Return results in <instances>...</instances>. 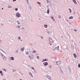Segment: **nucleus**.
Segmentation results:
<instances>
[{
  "instance_id": "1",
  "label": "nucleus",
  "mask_w": 80,
  "mask_h": 80,
  "mask_svg": "<svg viewBox=\"0 0 80 80\" xmlns=\"http://www.w3.org/2000/svg\"><path fill=\"white\" fill-rule=\"evenodd\" d=\"M16 15L17 17H20L21 16V15H20V14L19 13V12H18L16 14Z\"/></svg>"
},
{
  "instance_id": "2",
  "label": "nucleus",
  "mask_w": 80,
  "mask_h": 80,
  "mask_svg": "<svg viewBox=\"0 0 80 80\" xmlns=\"http://www.w3.org/2000/svg\"><path fill=\"white\" fill-rule=\"evenodd\" d=\"M43 64L45 66H47V65H48V63L47 62H45L43 63Z\"/></svg>"
},
{
  "instance_id": "3",
  "label": "nucleus",
  "mask_w": 80,
  "mask_h": 80,
  "mask_svg": "<svg viewBox=\"0 0 80 80\" xmlns=\"http://www.w3.org/2000/svg\"><path fill=\"white\" fill-rule=\"evenodd\" d=\"M49 40L50 42H51V43H53V40L52 39V38H50L49 39Z\"/></svg>"
},
{
  "instance_id": "4",
  "label": "nucleus",
  "mask_w": 80,
  "mask_h": 80,
  "mask_svg": "<svg viewBox=\"0 0 80 80\" xmlns=\"http://www.w3.org/2000/svg\"><path fill=\"white\" fill-rule=\"evenodd\" d=\"M56 63L57 65H60V61H59L58 62H56Z\"/></svg>"
},
{
  "instance_id": "5",
  "label": "nucleus",
  "mask_w": 80,
  "mask_h": 80,
  "mask_svg": "<svg viewBox=\"0 0 80 80\" xmlns=\"http://www.w3.org/2000/svg\"><path fill=\"white\" fill-rule=\"evenodd\" d=\"M72 1L74 4H75L76 5H77V2H76V1L75 0H72Z\"/></svg>"
},
{
  "instance_id": "6",
  "label": "nucleus",
  "mask_w": 80,
  "mask_h": 80,
  "mask_svg": "<svg viewBox=\"0 0 80 80\" xmlns=\"http://www.w3.org/2000/svg\"><path fill=\"white\" fill-rule=\"evenodd\" d=\"M28 10H32V6H29V7H28Z\"/></svg>"
},
{
  "instance_id": "7",
  "label": "nucleus",
  "mask_w": 80,
  "mask_h": 80,
  "mask_svg": "<svg viewBox=\"0 0 80 80\" xmlns=\"http://www.w3.org/2000/svg\"><path fill=\"white\" fill-rule=\"evenodd\" d=\"M0 50H1V51H2V52H3V53H5V54H6V52H5V51H4V50H3L2 49H0Z\"/></svg>"
},
{
  "instance_id": "8",
  "label": "nucleus",
  "mask_w": 80,
  "mask_h": 80,
  "mask_svg": "<svg viewBox=\"0 0 80 80\" xmlns=\"http://www.w3.org/2000/svg\"><path fill=\"white\" fill-rule=\"evenodd\" d=\"M55 49H56V50H57L58 51L59 50V46H58L57 47H56Z\"/></svg>"
},
{
  "instance_id": "9",
  "label": "nucleus",
  "mask_w": 80,
  "mask_h": 80,
  "mask_svg": "<svg viewBox=\"0 0 80 80\" xmlns=\"http://www.w3.org/2000/svg\"><path fill=\"white\" fill-rule=\"evenodd\" d=\"M70 45H71V48H72V49L73 50V49H74V47H73V46L72 45V44H70Z\"/></svg>"
},
{
  "instance_id": "10",
  "label": "nucleus",
  "mask_w": 80,
  "mask_h": 80,
  "mask_svg": "<svg viewBox=\"0 0 80 80\" xmlns=\"http://www.w3.org/2000/svg\"><path fill=\"white\" fill-rule=\"evenodd\" d=\"M10 58L12 60H14V58L13 57H11Z\"/></svg>"
},
{
  "instance_id": "11",
  "label": "nucleus",
  "mask_w": 80,
  "mask_h": 80,
  "mask_svg": "<svg viewBox=\"0 0 80 80\" xmlns=\"http://www.w3.org/2000/svg\"><path fill=\"white\" fill-rule=\"evenodd\" d=\"M3 58L4 60H7V59L6 58H5V56H3Z\"/></svg>"
},
{
  "instance_id": "12",
  "label": "nucleus",
  "mask_w": 80,
  "mask_h": 80,
  "mask_svg": "<svg viewBox=\"0 0 80 80\" xmlns=\"http://www.w3.org/2000/svg\"><path fill=\"white\" fill-rule=\"evenodd\" d=\"M73 55L74 58H77V55L76 54L74 53Z\"/></svg>"
},
{
  "instance_id": "13",
  "label": "nucleus",
  "mask_w": 80,
  "mask_h": 80,
  "mask_svg": "<svg viewBox=\"0 0 80 80\" xmlns=\"http://www.w3.org/2000/svg\"><path fill=\"white\" fill-rule=\"evenodd\" d=\"M49 13H50V10L48 9L47 11V13H48V14H49Z\"/></svg>"
},
{
  "instance_id": "14",
  "label": "nucleus",
  "mask_w": 80,
  "mask_h": 80,
  "mask_svg": "<svg viewBox=\"0 0 80 80\" xmlns=\"http://www.w3.org/2000/svg\"><path fill=\"white\" fill-rule=\"evenodd\" d=\"M68 70H69V72H70L71 71V69L70 68V67L68 68Z\"/></svg>"
},
{
  "instance_id": "15",
  "label": "nucleus",
  "mask_w": 80,
  "mask_h": 80,
  "mask_svg": "<svg viewBox=\"0 0 80 80\" xmlns=\"http://www.w3.org/2000/svg\"><path fill=\"white\" fill-rule=\"evenodd\" d=\"M45 61H48V59H44L43 61H42V62H45Z\"/></svg>"
},
{
  "instance_id": "16",
  "label": "nucleus",
  "mask_w": 80,
  "mask_h": 80,
  "mask_svg": "<svg viewBox=\"0 0 80 80\" xmlns=\"http://www.w3.org/2000/svg\"><path fill=\"white\" fill-rule=\"evenodd\" d=\"M73 16H71L69 17V19H73Z\"/></svg>"
},
{
  "instance_id": "17",
  "label": "nucleus",
  "mask_w": 80,
  "mask_h": 80,
  "mask_svg": "<svg viewBox=\"0 0 80 80\" xmlns=\"http://www.w3.org/2000/svg\"><path fill=\"white\" fill-rule=\"evenodd\" d=\"M8 7L9 8H12V7L11 6H8Z\"/></svg>"
},
{
  "instance_id": "18",
  "label": "nucleus",
  "mask_w": 80,
  "mask_h": 80,
  "mask_svg": "<svg viewBox=\"0 0 80 80\" xmlns=\"http://www.w3.org/2000/svg\"><path fill=\"white\" fill-rule=\"evenodd\" d=\"M46 77L47 78H48V79H49V80H51V78H50V77L49 76H47Z\"/></svg>"
},
{
  "instance_id": "19",
  "label": "nucleus",
  "mask_w": 80,
  "mask_h": 80,
  "mask_svg": "<svg viewBox=\"0 0 80 80\" xmlns=\"http://www.w3.org/2000/svg\"><path fill=\"white\" fill-rule=\"evenodd\" d=\"M68 10H70V13H72V10L70 8H69Z\"/></svg>"
},
{
  "instance_id": "20",
  "label": "nucleus",
  "mask_w": 80,
  "mask_h": 80,
  "mask_svg": "<svg viewBox=\"0 0 80 80\" xmlns=\"http://www.w3.org/2000/svg\"><path fill=\"white\" fill-rule=\"evenodd\" d=\"M26 55H28V54L29 53L28 52L26 51Z\"/></svg>"
},
{
  "instance_id": "21",
  "label": "nucleus",
  "mask_w": 80,
  "mask_h": 80,
  "mask_svg": "<svg viewBox=\"0 0 80 80\" xmlns=\"http://www.w3.org/2000/svg\"><path fill=\"white\" fill-rule=\"evenodd\" d=\"M49 67L50 68H51L52 67V65H50L49 66Z\"/></svg>"
},
{
  "instance_id": "22",
  "label": "nucleus",
  "mask_w": 80,
  "mask_h": 80,
  "mask_svg": "<svg viewBox=\"0 0 80 80\" xmlns=\"http://www.w3.org/2000/svg\"><path fill=\"white\" fill-rule=\"evenodd\" d=\"M48 27V26H47V25H44V27H45V28H47Z\"/></svg>"
},
{
  "instance_id": "23",
  "label": "nucleus",
  "mask_w": 80,
  "mask_h": 80,
  "mask_svg": "<svg viewBox=\"0 0 80 80\" xmlns=\"http://www.w3.org/2000/svg\"><path fill=\"white\" fill-rule=\"evenodd\" d=\"M24 50V48H21V51H23Z\"/></svg>"
},
{
  "instance_id": "24",
  "label": "nucleus",
  "mask_w": 80,
  "mask_h": 80,
  "mask_svg": "<svg viewBox=\"0 0 80 80\" xmlns=\"http://www.w3.org/2000/svg\"><path fill=\"white\" fill-rule=\"evenodd\" d=\"M37 3L38 4V5H41V3H40L39 2H37Z\"/></svg>"
},
{
  "instance_id": "25",
  "label": "nucleus",
  "mask_w": 80,
  "mask_h": 80,
  "mask_svg": "<svg viewBox=\"0 0 80 80\" xmlns=\"http://www.w3.org/2000/svg\"><path fill=\"white\" fill-rule=\"evenodd\" d=\"M17 23H18V25H20V22H19V21H17Z\"/></svg>"
},
{
  "instance_id": "26",
  "label": "nucleus",
  "mask_w": 80,
  "mask_h": 80,
  "mask_svg": "<svg viewBox=\"0 0 80 80\" xmlns=\"http://www.w3.org/2000/svg\"><path fill=\"white\" fill-rule=\"evenodd\" d=\"M29 75H31V77H33V75H32V73H30V74H29Z\"/></svg>"
},
{
  "instance_id": "27",
  "label": "nucleus",
  "mask_w": 80,
  "mask_h": 80,
  "mask_svg": "<svg viewBox=\"0 0 80 80\" xmlns=\"http://www.w3.org/2000/svg\"><path fill=\"white\" fill-rule=\"evenodd\" d=\"M3 70H4V71H5V72H7V70H6L4 68L3 69Z\"/></svg>"
},
{
  "instance_id": "28",
  "label": "nucleus",
  "mask_w": 80,
  "mask_h": 80,
  "mask_svg": "<svg viewBox=\"0 0 80 80\" xmlns=\"http://www.w3.org/2000/svg\"><path fill=\"white\" fill-rule=\"evenodd\" d=\"M47 3H50V1H49V0H47Z\"/></svg>"
},
{
  "instance_id": "29",
  "label": "nucleus",
  "mask_w": 80,
  "mask_h": 80,
  "mask_svg": "<svg viewBox=\"0 0 80 80\" xmlns=\"http://www.w3.org/2000/svg\"><path fill=\"white\" fill-rule=\"evenodd\" d=\"M0 73H1V74H3V72H2V71H0Z\"/></svg>"
},
{
  "instance_id": "30",
  "label": "nucleus",
  "mask_w": 80,
  "mask_h": 80,
  "mask_svg": "<svg viewBox=\"0 0 80 80\" xmlns=\"http://www.w3.org/2000/svg\"><path fill=\"white\" fill-rule=\"evenodd\" d=\"M34 72H35V73H37V72L34 69Z\"/></svg>"
},
{
  "instance_id": "31",
  "label": "nucleus",
  "mask_w": 80,
  "mask_h": 80,
  "mask_svg": "<svg viewBox=\"0 0 80 80\" xmlns=\"http://www.w3.org/2000/svg\"><path fill=\"white\" fill-rule=\"evenodd\" d=\"M17 28H20V27L19 26H18L17 27H16Z\"/></svg>"
},
{
  "instance_id": "32",
  "label": "nucleus",
  "mask_w": 80,
  "mask_h": 80,
  "mask_svg": "<svg viewBox=\"0 0 80 80\" xmlns=\"http://www.w3.org/2000/svg\"><path fill=\"white\" fill-rule=\"evenodd\" d=\"M78 67H79V68H80V64H79L78 65Z\"/></svg>"
},
{
  "instance_id": "33",
  "label": "nucleus",
  "mask_w": 80,
  "mask_h": 80,
  "mask_svg": "<svg viewBox=\"0 0 80 80\" xmlns=\"http://www.w3.org/2000/svg\"><path fill=\"white\" fill-rule=\"evenodd\" d=\"M15 11H17L18 10V8H16L15 9Z\"/></svg>"
},
{
  "instance_id": "34",
  "label": "nucleus",
  "mask_w": 80,
  "mask_h": 80,
  "mask_svg": "<svg viewBox=\"0 0 80 80\" xmlns=\"http://www.w3.org/2000/svg\"><path fill=\"white\" fill-rule=\"evenodd\" d=\"M29 57L30 58V59L31 60H32V58H31V57H30V56H29Z\"/></svg>"
},
{
  "instance_id": "35",
  "label": "nucleus",
  "mask_w": 80,
  "mask_h": 80,
  "mask_svg": "<svg viewBox=\"0 0 80 80\" xmlns=\"http://www.w3.org/2000/svg\"><path fill=\"white\" fill-rule=\"evenodd\" d=\"M37 52L36 51L34 50L33 52L32 53H36V52Z\"/></svg>"
},
{
  "instance_id": "36",
  "label": "nucleus",
  "mask_w": 80,
  "mask_h": 80,
  "mask_svg": "<svg viewBox=\"0 0 80 80\" xmlns=\"http://www.w3.org/2000/svg\"><path fill=\"white\" fill-rule=\"evenodd\" d=\"M18 38L19 40H20V39H21V38L20 37H18Z\"/></svg>"
},
{
  "instance_id": "37",
  "label": "nucleus",
  "mask_w": 80,
  "mask_h": 80,
  "mask_svg": "<svg viewBox=\"0 0 80 80\" xmlns=\"http://www.w3.org/2000/svg\"><path fill=\"white\" fill-rule=\"evenodd\" d=\"M32 56L33 57V55H32V56H31V57L32 58V59H33V57H32Z\"/></svg>"
},
{
  "instance_id": "38",
  "label": "nucleus",
  "mask_w": 80,
  "mask_h": 80,
  "mask_svg": "<svg viewBox=\"0 0 80 80\" xmlns=\"http://www.w3.org/2000/svg\"><path fill=\"white\" fill-rule=\"evenodd\" d=\"M37 58L38 59H39V56H37Z\"/></svg>"
},
{
  "instance_id": "39",
  "label": "nucleus",
  "mask_w": 80,
  "mask_h": 80,
  "mask_svg": "<svg viewBox=\"0 0 80 80\" xmlns=\"http://www.w3.org/2000/svg\"><path fill=\"white\" fill-rule=\"evenodd\" d=\"M31 68H32V69H33V70H35V69H34V68H33V67H32Z\"/></svg>"
},
{
  "instance_id": "40",
  "label": "nucleus",
  "mask_w": 80,
  "mask_h": 80,
  "mask_svg": "<svg viewBox=\"0 0 80 80\" xmlns=\"http://www.w3.org/2000/svg\"><path fill=\"white\" fill-rule=\"evenodd\" d=\"M58 18H61V16H60L59 15Z\"/></svg>"
},
{
  "instance_id": "41",
  "label": "nucleus",
  "mask_w": 80,
  "mask_h": 80,
  "mask_svg": "<svg viewBox=\"0 0 80 80\" xmlns=\"http://www.w3.org/2000/svg\"><path fill=\"white\" fill-rule=\"evenodd\" d=\"M50 46H52V44L51 43H50Z\"/></svg>"
},
{
  "instance_id": "42",
  "label": "nucleus",
  "mask_w": 80,
  "mask_h": 80,
  "mask_svg": "<svg viewBox=\"0 0 80 80\" xmlns=\"http://www.w3.org/2000/svg\"><path fill=\"white\" fill-rule=\"evenodd\" d=\"M41 37L42 38V39H43V37L41 36Z\"/></svg>"
},
{
  "instance_id": "43",
  "label": "nucleus",
  "mask_w": 80,
  "mask_h": 80,
  "mask_svg": "<svg viewBox=\"0 0 80 80\" xmlns=\"http://www.w3.org/2000/svg\"><path fill=\"white\" fill-rule=\"evenodd\" d=\"M51 18L52 19H53V16H52V17H51Z\"/></svg>"
},
{
  "instance_id": "44",
  "label": "nucleus",
  "mask_w": 80,
  "mask_h": 80,
  "mask_svg": "<svg viewBox=\"0 0 80 80\" xmlns=\"http://www.w3.org/2000/svg\"><path fill=\"white\" fill-rule=\"evenodd\" d=\"M1 55H2V56H3H3H4L3 55V54H2V53H1Z\"/></svg>"
},
{
  "instance_id": "45",
  "label": "nucleus",
  "mask_w": 80,
  "mask_h": 80,
  "mask_svg": "<svg viewBox=\"0 0 80 80\" xmlns=\"http://www.w3.org/2000/svg\"><path fill=\"white\" fill-rule=\"evenodd\" d=\"M1 76H2V77H3V73H2V74H1Z\"/></svg>"
},
{
  "instance_id": "46",
  "label": "nucleus",
  "mask_w": 80,
  "mask_h": 80,
  "mask_svg": "<svg viewBox=\"0 0 80 80\" xmlns=\"http://www.w3.org/2000/svg\"><path fill=\"white\" fill-rule=\"evenodd\" d=\"M66 21H67V22H69L68 21V20H67V19H66Z\"/></svg>"
},
{
  "instance_id": "47",
  "label": "nucleus",
  "mask_w": 80,
  "mask_h": 80,
  "mask_svg": "<svg viewBox=\"0 0 80 80\" xmlns=\"http://www.w3.org/2000/svg\"><path fill=\"white\" fill-rule=\"evenodd\" d=\"M18 52V50H17L16 51V53H17Z\"/></svg>"
},
{
  "instance_id": "48",
  "label": "nucleus",
  "mask_w": 80,
  "mask_h": 80,
  "mask_svg": "<svg viewBox=\"0 0 80 80\" xmlns=\"http://www.w3.org/2000/svg\"><path fill=\"white\" fill-rule=\"evenodd\" d=\"M15 1H17V0H13V2H15Z\"/></svg>"
},
{
  "instance_id": "49",
  "label": "nucleus",
  "mask_w": 80,
  "mask_h": 80,
  "mask_svg": "<svg viewBox=\"0 0 80 80\" xmlns=\"http://www.w3.org/2000/svg\"><path fill=\"white\" fill-rule=\"evenodd\" d=\"M19 72L20 73H22L21 72H20V71H19Z\"/></svg>"
},
{
  "instance_id": "50",
  "label": "nucleus",
  "mask_w": 80,
  "mask_h": 80,
  "mask_svg": "<svg viewBox=\"0 0 80 80\" xmlns=\"http://www.w3.org/2000/svg\"><path fill=\"white\" fill-rule=\"evenodd\" d=\"M53 51H55V49H53Z\"/></svg>"
},
{
  "instance_id": "51",
  "label": "nucleus",
  "mask_w": 80,
  "mask_h": 80,
  "mask_svg": "<svg viewBox=\"0 0 80 80\" xmlns=\"http://www.w3.org/2000/svg\"><path fill=\"white\" fill-rule=\"evenodd\" d=\"M74 31H75V32H77V30H74Z\"/></svg>"
},
{
  "instance_id": "52",
  "label": "nucleus",
  "mask_w": 80,
  "mask_h": 80,
  "mask_svg": "<svg viewBox=\"0 0 80 80\" xmlns=\"http://www.w3.org/2000/svg\"><path fill=\"white\" fill-rule=\"evenodd\" d=\"M15 72V70H13V72Z\"/></svg>"
},
{
  "instance_id": "53",
  "label": "nucleus",
  "mask_w": 80,
  "mask_h": 80,
  "mask_svg": "<svg viewBox=\"0 0 80 80\" xmlns=\"http://www.w3.org/2000/svg\"><path fill=\"white\" fill-rule=\"evenodd\" d=\"M52 19L53 20V21H55V19H54V18H53Z\"/></svg>"
},
{
  "instance_id": "54",
  "label": "nucleus",
  "mask_w": 80,
  "mask_h": 80,
  "mask_svg": "<svg viewBox=\"0 0 80 80\" xmlns=\"http://www.w3.org/2000/svg\"><path fill=\"white\" fill-rule=\"evenodd\" d=\"M73 13H74V14H75V12H73Z\"/></svg>"
},
{
  "instance_id": "55",
  "label": "nucleus",
  "mask_w": 80,
  "mask_h": 80,
  "mask_svg": "<svg viewBox=\"0 0 80 80\" xmlns=\"http://www.w3.org/2000/svg\"><path fill=\"white\" fill-rule=\"evenodd\" d=\"M11 22V23H12V21H10Z\"/></svg>"
},
{
  "instance_id": "56",
  "label": "nucleus",
  "mask_w": 80,
  "mask_h": 80,
  "mask_svg": "<svg viewBox=\"0 0 80 80\" xmlns=\"http://www.w3.org/2000/svg\"><path fill=\"white\" fill-rule=\"evenodd\" d=\"M26 0V1H27V2L28 1V0Z\"/></svg>"
},
{
  "instance_id": "57",
  "label": "nucleus",
  "mask_w": 80,
  "mask_h": 80,
  "mask_svg": "<svg viewBox=\"0 0 80 80\" xmlns=\"http://www.w3.org/2000/svg\"><path fill=\"white\" fill-rule=\"evenodd\" d=\"M22 28V30H23V29H24V28Z\"/></svg>"
},
{
  "instance_id": "58",
  "label": "nucleus",
  "mask_w": 80,
  "mask_h": 80,
  "mask_svg": "<svg viewBox=\"0 0 80 80\" xmlns=\"http://www.w3.org/2000/svg\"><path fill=\"white\" fill-rule=\"evenodd\" d=\"M2 10H3V8H2Z\"/></svg>"
},
{
  "instance_id": "59",
  "label": "nucleus",
  "mask_w": 80,
  "mask_h": 80,
  "mask_svg": "<svg viewBox=\"0 0 80 80\" xmlns=\"http://www.w3.org/2000/svg\"><path fill=\"white\" fill-rule=\"evenodd\" d=\"M29 52H32V51H30V50H29Z\"/></svg>"
},
{
  "instance_id": "60",
  "label": "nucleus",
  "mask_w": 80,
  "mask_h": 80,
  "mask_svg": "<svg viewBox=\"0 0 80 80\" xmlns=\"http://www.w3.org/2000/svg\"><path fill=\"white\" fill-rule=\"evenodd\" d=\"M8 21V22H10V20H9Z\"/></svg>"
},
{
  "instance_id": "61",
  "label": "nucleus",
  "mask_w": 80,
  "mask_h": 80,
  "mask_svg": "<svg viewBox=\"0 0 80 80\" xmlns=\"http://www.w3.org/2000/svg\"><path fill=\"white\" fill-rule=\"evenodd\" d=\"M69 24H71V22H69Z\"/></svg>"
},
{
  "instance_id": "62",
  "label": "nucleus",
  "mask_w": 80,
  "mask_h": 80,
  "mask_svg": "<svg viewBox=\"0 0 80 80\" xmlns=\"http://www.w3.org/2000/svg\"><path fill=\"white\" fill-rule=\"evenodd\" d=\"M50 33V32H48V33Z\"/></svg>"
},
{
  "instance_id": "63",
  "label": "nucleus",
  "mask_w": 80,
  "mask_h": 80,
  "mask_svg": "<svg viewBox=\"0 0 80 80\" xmlns=\"http://www.w3.org/2000/svg\"><path fill=\"white\" fill-rule=\"evenodd\" d=\"M69 62H70V60H69Z\"/></svg>"
},
{
  "instance_id": "64",
  "label": "nucleus",
  "mask_w": 80,
  "mask_h": 80,
  "mask_svg": "<svg viewBox=\"0 0 80 80\" xmlns=\"http://www.w3.org/2000/svg\"><path fill=\"white\" fill-rule=\"evenodd\" d=\"M21 41H22V40H21Z\"/></svg>"
}]
</instances>
